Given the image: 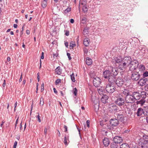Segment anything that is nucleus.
<instances>
[{
  "mask_svg": "<svg viewBox=\"0 0 148 148\" xmlns=\"http://www.w3.org/2000/svg\"><path fill=\"white\" fill-rule=\"evenodd\" d=\"M139 65L138 61L136 60H134L132 61L129 66V70L133 71L136 69Z\"/></svg>",
  "mask_w": 148,
  "mask_h": 148,
  "instance_id": "1",
  "label": "nucleus"
},
{
  "mask_svg": "<svg viewBox=\"0 0 148 148\" xmlns=\"http://www.w3.org/2000/svg\"><path fill=\"white\" fill-rule=\"evenodd\" d=\"M140 75L138 72L133 71H132L131 79L132 80L137 81L140 79Z\"/></svg>",
  "mask_w": 148,
  "mask_h": 148,
  "instance_id": "2",
  "label": "nucleus"
},
{
  "mask_svg": "<svg viewBox=\"0 0 148 148\" xmlns=\"http://www.w3.org/2000/svg\"><path fill=\"white\" fill-rule=\"evenodd\" d=\"M125 100L126 103H132L135 101L132 95L126 96Z\"/></svg>",
  "mask_w": 148,
  "mask_h": 148,
  "instance_id": "3",
  "label": "nucleus"
},
{
  "mask_svg": "<svg viewBox=\"0 0 148 148\" xmlns=\"http://www.w3.org/2000/svg\"><path fill=\"white\" fill-rule=\"evenodd\" d=\"M105 89L106 91L108 93H112L114 91L116 88L114 86L108 84L106 85Z\"/></svg>",
  "mask_w": 148,
  "mask_h": 148,
  "instance_id": "4",
  "label": "nucleus"
},
{
  "mask_svg": "<svg viewBox=\"0 0 148 148\" xmlns=\"http://www.w3.org/2000/svg\"><path fill=\"white\" fill-rule=\"evenodd\" d=\"M125 102L124 99L121 97L117 98L115 101V103L119 106L123 105L125 104Z\"/></svg>",
  "mask_w": 148,
  "mask_h": 148,
  "instance_id": "5",
  "label": "nucleus"
},
{
  "mask_svg": "<svg viewBox=\"0 0 148 148\" xmlns=\"http://www.w3.org/2000/svg\"><path fill=\"white\" fill-rule=\"evenodd\" d=\"M110 122L111 125L115 127L119 124V121L116 118H113L111 119L110 121Z\"/></svg>",
  "mask_w": 148,
  "mask_h": 148,
  "instance_id": "6",
  "label": "nucleus"
},
{
  "mask_svg": "<svg viewBox=\"0 0 148 148\" xmlns=\"http://www.w3.org/2000/svg\"><path fill=\"white\" fill-rule=\"evenodd\" d=\"M124 113L123 112H120L119 113L116 114L117 116L116 118L118 121L122 122L124 120Z\"/></svg>",
  "mask_w": 148,
  "mask_h": 148,
  "instance_id": "7",
  "label": "nucleus"
},
{
  "mask_svg": "<svg viewBox=\"0 0 148 148\" xmlns=\"http://www.w3.org/2000/svg\"><path fill=\"white\" fill-rule=\"evenodd\" d=\"M131 58L129 56H126L122 59V61L126 64L128 66L132 61Z\"/></svg>",
  "mask_w": 148,
  "mask_h": 148,
  "instance_id": "8",
  "label": "nucleus"
},
{
  "mask_svg": "<svg viewBox=\"0 0 148 148\" xmlns=\"http://www.w3.org/2000/svg\"><path fill=\"white\" fill-rule=\"evenodd\" d=\"M93 83L95 87L99 86L101 84V79L100 78L98 77L95 78L93 80Z\"/></svg>",
  "mask_w": 148,
  "mask_h": 148,
  "instance_id": "9",
  "label": "nucleus"
},
{
  "mask_svg": "<svg viewBox=\"0 0 148 148\" xmlns=\"http://www.w3.org/2000/svg\"><path fill=\"white\" fill-rule=\"evenodd\" d=\"M124 80L121 77L118 78L116 81V84L119 87L122 86L124 83Z\"/></svg>",
  "mask_w": 148,
  "mask_h": 148,
  "instance_id": "10",
  "label": "nucleus"
},
{
  "mask_svg": "<svg viewBox=\"0 0 148 148\" xmlns=\"http://www.w3.org/2000/svg\"><path fill=\"white\" fill-rule=\"evenodd\" d=\"M129 66L126 64L122 61V62L119 64L118 68L121 70H125L127 67Z\"/></svg>",
  "mask_w": 148,
  "mask_h": 148,
  "instance_id": "11",
  "label": "nucleus"
},
{
  "mask_svg": "<svg viewBox=\"0 0 148 148\" xmlns=\"http://www.w3.org/2000/svg\"><path fill=\"white\" fill-rule=\"evenodd\" d=\"M108 109L110 111H116L118 109V107L114 104L111 103L108 105Z\"/></svg>",
  "mask_w": 148,
  "mask_h": 148,
  "instance_id": "12",
  "label": "nucleus"
},
{
  "mask_svg": "<svg viewBox=\"0 0 148 148\" xmlns=\"http://www.w3.org/2000/svg\"><path fill=\"white\" fill-rule=\"evenodd\" d=\"M113 141L118 144H120L122 142L123 139L121 137L116 136L113 138Z\"/></svg>",
  "mask_w": 148,
  "mask_h": 148,
  "instance_id": "13",
  "label": "nucleus"
},
{
  "mask_svg": "<svg viewBox=\"0 0 148 148\" xmlns=\"http://www.w3.org/2000/svg\"><path fill=\"white\" fill-rule=\"evenodd\" d=\"M111 72L108 70H106L103 72V75L105 78H108L111 76Z\"/></svg>",
  "mask_w": 148,
  "mask_h": 148,
  "instance_id": "14",
  "label": "nucleus"
},
{
  "mask_svg": "<svg viewBox=\"0 0 148 148\" xmlns=\"http://www.w3.org/2000/svg\"><path fill=\"white\" fill-rule=\"evenodd\" d=\"M132 95L135 100H139L140 98V93L138 92H135L133 93Z\"/></svg>",
  "mask_w": 148,
  "mask_h": 148,
  "instance_id": "15",
  "label": "nucleus"
},
{
  "mask_svg": "<svg viewBox=\"0 0 148 148\" xmlns=\"http://www.w3.org/2000/svg\"><path fill=\"white\" fill-rule=\"evenodd\" d=\"M148 80V79L147 78L141 79L138 82V83L140 86H143L145 84Z\"/></svg>",
  "mask_w": 148,
  "mask_h": 148,
  "instance_id": "16",
  "label": "nucleus"
},
{
  "mask_svg": "<svg viewBox=\"0 0 148 148\" xmlns=\"http://www.w3.org/2000/svg\"><path fill=\"white\" fill-rule=\"evenodd\" d=\"M142 148H148V139H145L141 145Z\"/></svg>",
  "mask_w": 148,
  "mask_h": 148,
  "instance_id": "17",
  "label": "nucleus"
},
{
  "mask_svg": "<svg viewBox=\"0 0 148 148\" xmlns=\"http://www.w3.org/2000/svg\"><path fill=\"white\" fill-rule=\"evenodd\" d=\"M103 142L104 145L106 147L108 146L110 143L108 138H104L103 140Z\"/></svg>",
  "mask_w": 148,
  "mask_h": 148,
  "instance_id": "18",
  "label": "nucleus"
},
{
  "mask_svg": "<svg viewBox=\"0 0 148 148\" xmlns=\"http://www.w3.org/2000/svg\"><path fill=\"white\" fill-rule=\"evenodd\" d=\"M143 114V108H139L138 109L136 114L138 116H140L142 115Z\"/></svg>",
  "mask_w": 148,
  "mask_h": 148,
  "instance_id": "19",
  "label": "nucleus"
},
{
  "mask_svg": "<svg viewBox=\"0 0 148 148\" xmlns=\"http://www.w3.org/2000/svg\"><path fill=\"white\" fill-rule=\"evenodd\" d=\"M108 97L106 95H103L102 97L101 100V101L104 103H106L107 102Z\"/></svg>",
  "mask_w": 148,
  "mask_h": 148,
  "instance_id": "20",
  "label": "nucleus"
},
{
  "mask_svg": "<svg viewBox=\"0 0 148 148\" xmlns=\"http://www.w3.org/2000/svg\"><path fill=\"white\" fill-rule=\"evenodd\" d=\"M108 81L109 82L112 84L114 83L115 81V76L111 75L108 78Z\"/></svg>",
  "mask_w": 148,
  "mask_h": 148,
  "instance_id": "21",
  "label": "nucleus"
},
{
  "mask_svg": "<svg viewBox=\"0 0 148 148\" xmlns=\"http://www.w3.org/2000/svg\"><path fill=\"white\" fill-rule=\"evenodd\" d=\"M92 101H93L94 105L96 104H99V100L97 98H94L93 97H91Z\"/></svg>",
  "mask_w": 148,
  "mask_h": 148,
  "instance_id": "22",
  "label": "nucleus"
},
{
  "mask_svg": "<svg viewBox=\"0 0 148 148\" xmlns=\"http://www.w3.org/2000/svg\"><path fill=\"white\" fill-rule=\"evenodd\" d=\"M143 110L144 115L145 116H148V106L144 107Z\"/></svg>",
  "mask_w": 148,
  "mask_h": 148,
  "instance_id": "23",
  "label": "nucleus"
},
{
  "mask_svg": "<svg viewBox=\"0 0 148 148\" xmlns=\"http://www.w3.org/2000/svg\"><path fill=\"white\" fill-rule=\"evenodd\" d=\"M90 27H85L83 30V34L84 35L88 34L89 33L88 30L90 29Z\"/></svg>",
  "mask_w": 148,
  "mask_h": 148,
  "instance_id": "24",
  "label": "nucleus"
},
{
  "mask_svg": "<svg viewBox=\"0 0 148 148\" xmlns=\"http://www.w3.org/2000/svg\"><path fill=\"white\" fill-rule=\"evenodd\" d=\"M55 70V72L56 74L59 75L61 74L62 70L61 69L60 67V66L57 67L56 69Z\"/></svg>",
  "mask_w": 148,
  "mask_h": 148,
  "instance_id": "25",
  "label": "nucleus"
},
{
  "mask_svg": "<svg viewBox=\"0 0 148 148\" xmlns=\"http://www.w3.org/2000/svg\"><path fill=\"white\" fill-rule=\"evenodd\" d=\"M92 60L88 57H87L86 58V63L88 65H90L92 64Z\"/></svg>",
  "mask_w": 148,
  "mask_h": 148,
  "instance_id": "26",
  "label": "nucleus"
},
{
  "mask_svg": "<svg viewBox=\"0 0 148 148\" xmlns=\"http://www.w3.org/2000/svg\"><path fill=\"white\" fill-rule=\"evenodd\" d=\"M140 94V98L142 97L143 99L145 98L147 96L146 92L144 91L141 92Z\"/></svg>",
  "mask_w": 148,
  "mask_h": 148,
  "instance_id": "27",
  "label": "nucleus"
},
{
  "mask_svg": "<svg viewBox=\"0 0 148 148\" xmlns=\"http://www.w3.org/2000/svg\"><path fill=\"white\" fill-rule=\"evenodd\" d=\"M138 69L140 71H142L145 70V66L142 64H140L138 67Z\"/></svg>",
  "mask_w": 148,
  "mask_h": 148,
  "instance_id": "28",
  "label": "nucleus"
},
{
  "mask_svg": "<svg viewBox=\"0 0 148 148\" xmlns=\"http://www.w3.org/2000/svg\"><path fill=\"white\" fill-rule=\"evenodd\" d=\"M83 43L84 45L85 46H88L89 43V40L88 39L86 38H85L84 39Z\"/></svg>",
  "mask_w": 148,
  "mask_h": 148,
  "instance_id": "29",
  "label": "nucleus"
},
{
  "mask_svg": "<svg viewBox=\"0 0 148 148\" xmlns=\"http://www.w3.org/2000/svg\"><path fill=\"white\" fill-rule=\"evenodd\" d=\"M110 146L111 148H117L118 147V144L114 142L111 143Z\"/></svg>",
  "mask_w": 148,
  "mask_h": 148,
  "instance_id": "30",
  "label": "nucleus"
},
{
  "mask_svg": "<svg viewBox=\"0 0 148 148\" xmlns=\"http://www.w3.org/2000/svg\"><path fill=\"white\" fill-rule=\"evenodd\" d=\"M120 148H130V147L127 144L124 143L121 145Z\"/></svg>",
  "mask_w": 148,
  "mask_h": 148,
  "instance_id": "31",
  "label": "nucleus"
},
{
  "mask_svg": "<svg viewBox=\"0 0 148 148\" xmlns=\"http://www.w3.org/2000/svg\"><path fill=\"white\" fill-rule=\"evenodd\" d=\"M69 140L68 137L65 136L64 138V143L66 145H67L69 143Z\"/></svg>",
  "mask_w": 148,
  "mask_h": 148,
  "instance_id": "32",
  "label": "nucleus"
},
{
  "mask_svg": "<svg viewBox=\"0 0 148 148\" xmlns=\"http://www.w3.org/2000/svg\"><path fill=\"white\" fill-rule=\"evenodd\" d=\"M71 10V8L70 7H68L64 11L65 14H66L70 12Z\"/></svg>",
  "mask_w": 148,
  "mask_h": 148,
  "instance_id": "33",
  "label": "nucleus"
},
{
  "mask_svg": "<svg viewBox=\"0 0 148 148\" xmlns=\"http://www.w3.org/2000/svg\"><path fill=\"white\" fill-rule=\"evenodd\" d=\"M122 59L121 58H116L115 59V61L116 63L120 64L122 62Z\"/></svg>",
  "mask_w": 148,
  "mask_h": 148,
  "instance_id": "34",
  "label": "nucleus"
},
{
  "mask_svg": "<svg viewBox=\"0 0 148 148\" xmlns=\"http://www.w3.org/2000/svg\"><path fill=\"white\" fill-rule=\"evenodd\" d=\"M103 88H97V90L98 93L100 95H103Z\"/></svg>",
  "mask_w": 148,
  "mask_h": 148,
  "instance_id": "35",
  "label": "nucleus"
},
{
  "mask_svg": "<svg viewBox=\"0 0 148 148\" xmlns=\"http://www.w3.org/2000/svg\"><path fill=\"white\" fill-rule=\"evenodd\" d=\"M80 19V22L81 23L84 24L86 23V17H83L82 18H81Z\"/></svg>",
  "mask_w": 148,
  "mask_h": 148,
  "instance_id": "36",
  "label": "nucleus"
},
{
  "mask_svg": "<svg viewBox=\"0 0 148 148\" xmlns=\"http://www.w3.org/2000/svg\"><path fill=\"white\" fill-rule=\"evenodd\" d=\"M99 104H96V105H94V110L96 112H97L99 108Z\"/></svg>",
  "mask_w": 148,
  "mask_h": 148,
  "instance_id": "37",
  "label": "nucleus"
},
{
  "mask_svg": "<svg viewBox=\"0 0 148 148\" xmlns=\"http://www.w3.org/2000/svg\"><path fill=\"white\" fill-rule=\"evenodd\" d=\"M139 49L141 52L143 53H145V48L144 47H140Z\"/></svg>",
  "mask_w": 148,
  "mask_h": 148,
  "instance_id": "38",
  "label": "nucleus"
},
{
  "mask_svg": "<svg viewBox=\"0 0 148 148\" xmlns=\"http://www.w3.org/2000/svg\"><path fill=\"white\" fill-rule=\"evenodd\" d=\"M123 93V94L126 95V96H127L128 95H129L130 93L129 91L127 89H124Z\"/></svg>",
  "mask_w": 148,
  "mask_h": 148,
  "instance_id": "39",
  "label": "nucleus"
},
{
  "mask_svg": "<svg viewBox=\"0 0 148 148\" xmlns=\"http://www.w3.org/2000/svg\"><path fill=\"white\" fill-rule=\"evenodd\" d=\"M75 46L76 45L74 42L73 41H71V42L70 44V47H71L73 49Z\"/></svg>",
  "mask_w": 148,
  "mask_h": 148,
  "instance_id": "40",
  "label": "nucleus"
},
{
  "mask_svg": "<svg viewBox=\"0 0 148 148\" xmlns=\"http://www.w3.org/2000/svg\"><path fill=\"white\" fill-rule=\"evenodd\" d=\"M71 79L72 81L73 82H75V77L73 73L72 74H71L70 75Z\"/></svg>",
  "mask_w": 148,
  "mask_h": 148,
  "instance_id": "41",
  "label": "nucleus"
},
{
  "mask_svg": "<svg viewBox=\"0 0 148 148\" xmlns=\"http://www.w3.org/2000/svg\"><path fill=\"white\" fill-rule=\"evenodd\" d=\"M47 2L42 1V7L43 8H45L47 6Z\"/></svg>",
  "mask_w": 148,
  "mask_h": 148,
  "instance_id": "42",
  "label": "nucleus"
},
{
  "mask_svg": "<svg viewBox=\"0 0 148 148\" xmlns=\"http://www.w3.org/2000/svg\"><path fill=\"white\" fill-rule=\"evenodd\" d=\"M82 10L83 12L85 13L86 12H87L88 10V9L86 6H84L83 7Z\"/></svg>",
  "mask_w": 148,
  "mask_h": 148,
  "instance_id": "43",
  "label": "nucleus"
},
{
  "mask_svg": "<svg viewBox=\"0 0 148 148\" xmlns=\"http://www.w3.org/2000/svg\"><path fill=\"white\" fill-rule=\"evenodd\" d=\"M84 52V55H86L88 52V49L86 47H84L83 49Z\"/></svg>",
  "mask_w": 148,
  "mask_h": 148,
  "instance_id": "44",
  "label": "nucleus"
},
{
  "mask_svg": "<svg viewBox=\"0 0 148 148\" xmlns=\"http://www.w3.org/2000/svg\"><path fill=\"white\" fill-rule=\"evenodd\" d=\"M73 93L74 94V95L75 96L77 95V89L76 88H75L73 89Z\"/></svg>",
  "mask_w": 148,
  "mask_h": 148,
  "instance_id": "45",
  "label": "nucleus"
},
{
  "mask_svg": "<svg viewBox=\"0 0 148 148\" xmlns=\"http://www.w3.org/2000/svg\"><path fill=\"white\" fill-rule=\"evenodd\" d=\"M143 77H144L148 76V71H146L144 72L143 74Z\"/></svg>",
  "mask_w": 148,
  "mask_h": 148,
  "instance_id": "46",
  "label": "nucleus"
},
{
  "mask_svg": "<svg viewBox=\"0 0 148 148\" xmlns=\"http://www.w3.org/2000/svg\"><path fill=\"white\" fill-rule=\"evenodd\" d=\"M114 71H115L116 72V73H115L114 72L113 75H116L118 74V71L117 70L115 69H112V72H113Z\"/></svg>",
  "mask_w": 148,
  "mask_h": 148,
  "instance_id": "47",
  "label": "nucleus"
},
{
  "mask_svg": "<svg viewBox=\"0 0 148 148\" xmlns=\"http://www.w3.org/2000/svg\"><path fill=\"white\" fill-rule=\"evenodd\" d=\"M61 80L60 79H57L55 82V84L56 85L59 84L61 82Z\"/></svg>",
  "mask_w": 148,
  "mask_h": 148,
  "instance_id": "48",
  "label": "nucleus"
},
{
  "mask_svg": "<svg viewBox=\"0 0 148 148\" xmlns=\"http://www.w3.org/2000/svg\"><path fill=\"white\" fill-rule=\"evenodd\" d=\"M37 114H38V115L36 117V118L38 119V121L39 122H41V119L40 118V116H39V113H37Z\"/></svg>",
  "mask_w": 148,
  "mask_h": 148,
  "instance_id": "49",
  "label": "nucleus"
},
{
  "mask_svg": "<svg viewBox=\"0 0 148 148\" xmlns=\"http://www.w3.org/2000/svg\"><path fill=\"white\" fill-rule=\"evenodd\" d=\"M40 105H43L44 104L43 102V97H41L40 99Z\"/></svg>",
  "mask_w": 148,
  "mask_h": 148,
  "instance_id": "50",
  "label": "nucleus"
},
{
  "mask_svg": "<svg viewBox=\"0 0 148 148\" xmlns=\"http://www.w3.org/2000/svg\"><path fill=\"white\" fill-rule=\"evenodd\" d=\"M44 84L43 83L41 85V91L42 92L44 90Z\"/></svg>",
  "mask_w": 148,
  "mask_h": 148,
  "instance_id": "51",
  "label": "nucleus"
},
{
  "mask_svg": "<svg viewBox=\"0 0 148 148\" xmlns=\"http://www.w3.org/2000/svg\"><path fill=\"white\" fill-rule=\"evenodd\" d=\"M58 55V53H53V56L54 58H57Z\"/></svg>",
  "mask_w": 148,
  "mask_h": 148,
  "instance_id": "52",
  "label": "nucleus"
},
{
  "mask_svg": "<svg viewBox=\"0 0 148 148\" xmlns=\"http://www.w3.org/2000/svg\"><path fill=\"white\" fill-rule=\"evenodd\" d=\"M67 55L68 56L69 59V60H70L71 59V55L70 53H67Z\"/></svg>",
  "mask_w": 148,
  "mask_h": 148,
  "instance_id": "53",
  "label": "nucleus"
},
{
  "mask_svg": "<svg viewBox=\"0 0 148 148\" xmlns=\"http://www.w3.org/2000/svg\"><path fill=\"white\" fill-rule=\"evenodd\" d=\"M23 29H24V26H23L22 27V30H21V32H20V34L21 36L22 35V34H23Z\"/></svg>",
  "mask_w": 148,
  "mask_h": 148,
  "instance_id": "54",
  "label": "nucleus"
},
{
  "mask_svg": "<svg viewBox=\"0 0 148 148\" xmlns=\"http://www.w3.org/2000/svg\"><path fill=\"white\" fill-rule=\"evenodd\" d=\"M47 128H45L44 130V134L45 135H46L47 132Z\"/></svg>",
  "mask_w": 148,
  "mask_h": 148,
  "instance_id": "55",
  "label": "nucleus"
},
{
  "mask_svg": "<svg viewBox=\"0 0 148 148\" xmlns=\"http://www.w3.org/2000/svg\"><path fill=\"white\" fill-rule=\"evenodd\" d=\"M64 132H66L67 131V127L66 125H64Z\"/></svg>",
  "mask_w": 148,
  "mask_h": 148,
  "instance_id": "56",
  "label": "nucleus"
},
{
  "mask_svg": "<svg viewBox=\"0 0 148 148\" xmlns=\"http://www.w3.org/2000/svg\"><path fill=\"white\" fill-rule=\"evenodd\" d=\"M87 126L88 127H89V124H90V121L89 120H88L86 122Z\"/></svg>",
  "mask_w": 148,
  "mask_h": 148,
  "instance_id": "57",
  "label": "nucleus"
},
{
  "mask_svg": "<svg viewBox=\"0 0 148 148\" xmlns=\"http://www.w3.org/2000/svg\"><path fill=\"white\" fill-rule=\"evenodd\" d=\"M44 52H42V55L41 57V59H43L44 58Z\"/></svg>",
  "mask_w": 148,
  "mask_h": 148,
  "instance_id": "58",
  "label": "nucleus"
},
{
  "mask_svg": "<svg viewBox=\"0 0 148 148\" xmlns=\"http://www.w3.org/2000/svg\"><path fill=\"white\" fill-rule=\"evenodd\" d=\"M22 73H21L20 78L19 80V82H21L22 81Z\"/></svg>",
  "mask_w": 148,
  "mask_h": 148,
  "instance_id": "59",
  "label": "nucleus"
},
{
  "mask_svg": "<svg viewBox=\"0 0 148 148\" xmlns=\"http://www.w3.org/2000/svg\"><path fill=\"white\" fill-rule=\"evenodd\" d=\"M54 92L56 94H57L58 92L57 91L55 88H53V89Z\"/></svg>",
  "mask_w": 148,
  "mask_h": 148,
  "instance_id": "60",
  "label": "nucleus"
},
{
  "mask_svg": "<svg viewBox=\"0 0 148 148\" xmlns=\"http://www.w3.org/2000/svg\"><path fill=\"white\" fill-rule=\"evenodd\" d=\"M145 89L146 90L148 91V85L145 86Z\"/></svg>",
  "mask_w": 148,
  "mask_h": 148,
  "instance_id": "61",
  "label": "nucleus"
},
{
  "mask_svg": "<svg viewBox=\"0 0 148 148\" xmlns=\"http://www.w3.org/2000/svg\"><path fill=\"white\" fill-rule=\"evenodd\" d=\"M64 45L66 47H67L68 46V44L67 42H65L64 43Z\"/></svg>",
  "mask_w": 148,
  "mask_h": 148,
  "instance_id": "62",
  "label": "nucleus"
},
{
  "mask_svg": "<svg viewBox=\"0 0 148 148\" xmlns=\"http://www.w3.org/2000/svg\"><path fill=\"white\" fill-rule=\"evenodd\" d=\"M65 35L66 36H68L69 35V32L68 31H66V33H65Z\"/></svg>",
  "mask_w": 148,
  "mask_h": 148,
  "instance_id": "63",
  "label": "nucleus"
},
{
  "mask_svg": "<svg viewBox=\"0 0 148 148\" xmlns=\"http://www.w3.org/2000/svg\"><path fill=\"white\" fill-rule=\"evenodd\" d=\"M132 148H140L138 147L137 145H135L134 146H133Z\"/></svg>",
  "mask_w": 148,
  "mask_h": 148,
  "instance_id": "64",
  "label": "nucleus"
}]
</instances>
